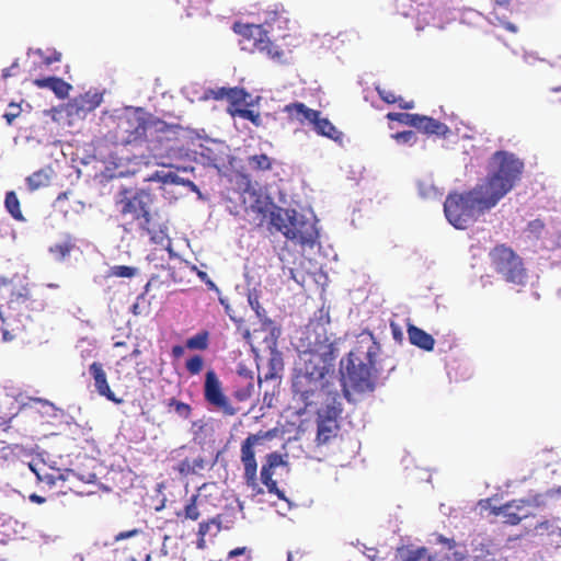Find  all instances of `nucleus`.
<instances>
[{"label":"nucleus","instance_id":"obj_1","mask_svg":"<svg viewBox=\"0 0 561 561\" xmlns=\"http://www.w3.org/2000/svg\"><path fill=\"white\" fill-rule=\"evenodd\" d=\"M267 436L268 433L249 434L241 443L240 461L243 467L242 478L244 484L251 490L253 496L264 494V489L260 484L261 481L270 494H274L278 499L284 500V491L278 488L277 481L274 480L273 477L278 467L287 466L286 455L278 451L266 454L262 461L260 479L257 477L259 465L256 461L255 448Z\"/></svg>","mask_w":561,"mask_h":561},{"label":"nucleus","instance_id":"obj_2","mask_svg":"<svg viewBox=\"0 0 561 561\" xmlns=\"http://www.w3.org/2000/svg\"><path fill=\"white\" fill-rule=\"evenodd\" d=\"M152 204L153 195L145 188L122 187L115 195V206L125 224L135 226L157 243L165 237L167 227Z\"/></svg>","mask_w":561,"mask_h":561},{"label":"nucleus","instance_id":"obj_3","mask_svg":"<svg viewBox=\"0 0 561 561\" xmlns=\"http://www.w3.org/2000/svg\"><path fill=\"white\" fill-rule=\"evenodd\" d=\"M380 345L371 337L366 343L362 340L345 358L340 362L343 392L350 398V388L356 392L375 389L378 377V356Z\"/></svg>","mask_w":561,"mask_h":561},{"label":"nucleus","instance_id":"obj_4","mask_svg":"<svg viewBox=\"0 0 561 561\" xmlns=\"http://www.w3.org/2000/svg\"><path fill=\"white\" fill-rule=\"evenodd\" d=\"M524 169L523 160L516 154L495 151L489 159L486 176L478 185L495 207L519 183Z\"/></svg>","mask_w":561,"mask_h":561},{"label":"nucleus","instance_id":"obj_5","mask_svg":"<svg viewBox=\"0 0 561 561\" xmlns=\"http://www.w3.org/2000/svg\"><path fill=\"white\" fill-rule=\"evenodd\" d=\"M489 202L477 184L463 193H449L444 203V213L450 225L457 229H466L480 216L494 208Z\"/></svg>","mask_w":561,"mask_h":561},{"label":"nucleus","instance_id":"obj_6","mask_svg":"<svg viewBox=\"0 0 561 561\" xmlns=\"http://www.w3.org/2000/svg\"><path fill=\"white\" fill-rule=\"evenodd\" d=\"M271 224L287 239L302 247H313L318 239L314 224L295 209L278 208L272 213Z\"/></svg>","mask_w":561,"mask_h":561},{"label":"nucleus","instance_id":"obj_7","mask_svg":"<svg viewBox=\"0 0 561 561\" xmlns=\"http://www.w3.org/2000/svg\"><path fill=\"white\" fill-rule=\"evenodd\" d=\"M322 333H317L313 342H310L309 350L302 354V367L298 370L324 378L334 367L336 358V347L330 337L325 334V329L321 325Z\"/></svg>","mask_w":561,"mask_h":561},{"label":"nucleus","instance_id":"obj_8","mask_svg":"<svg viewBox=\"0 0 561 561\" xmlns=\"http://www.w3.org/2000/svg\"><path fill=\"white\" fill-rule=\"evenodd\" d=\"M491 266L506 283L524 286L527 283V270L523 259L510 247L497 244L490 251Z\"/></svg>","mask_w":561,"mask_h":561},{"label":"nucleus","instance_id":"obj_9","mask_svg":"<svg viewBox=\"0 0 561 561\" xmlns=\"http://www.w3.org/2000/svg\"><path fill=\"white\" fill-rule=\"evenodd\" d=\"M234 33L242 37L243 49L257 50L266 54L273 60L283 61L285 53L267 37V31L260 24L236 22L232 26Z\"/></svg>","mask_w":561,"mask_h":561},{"label":"nucleus","instance_id":"obj_10","mask_svg":"<svg viewBox=\"0 0 561 561\" xmlns=\"http://www.w3.org/2000/svg\"><path fill=\"white\" fill-rule=\"evenodd\" d=\"M102 101V93L88 91L53 111L57 114L64 113L69 118V124H72L73 121L84 119L89 113L101 105Z\"/></svg>","mask_w":561,"mask_h":561},{"label":"nucleus","instance_id":"obj_11","mask_svg":"<svg viewBox=\"0 0 561 561\" xmlns=\"http://www.w3.org/2000/svg\"><path fill=\"white\" fill-rule=\"evenodd\" d=\"M204 397L209 404L220 410L225 415L232 416L238 413V409L230 403L222 392L221 382L213 369H209L205 376Z\"/></svg>","mask_w":561,"mask_h":561},{"label":"nucleus","instance_id":"obj_12","mask_svg":"<svg viewBox=\"0 0 561 561\" xmlns=\"http://www.w3.org/2000/svg\"><path fill=\"white\" fill-rule=\"evenodd\" d=\"M323 378L309 376L297 370L293 379V391L304 402L305 407L313 403L312 398L317 391L324 389Z\"/></svg>","mask_w":561,"mask_h":561},{"label":"nucleus","instance_id":"obj_13","mask_svg":"<svg viewBox=\"0 0 561 561\" xmlns=\"http://www.w3.org/2000/svg\"><path fill=\"white\" fill-rule=\"evenodd\" d=\"M147 130V122L137 112L126 113L117 119V133L122 134L123 141L130 144L140 139Z\"/></svg>","mask_w":561,"mask_h":561},{"label":"nucleus","instance_id":"obj_14","mask_svg":"<svg viewBox=\"0 0 561 561\" xmlns=\"http://www.w3.org/2000/svg\"><path fill=\"white\" fill-rule=\"evenodd\" d=\"M529 505L530 503L527 500H512L501 506H492L490 512L494 516L502 517L504 524L515 526L530 516L527 511Z\"/></svg>","mask_w":561,"mask_h":561},{"label":"nucleus","instance_id":"obj_15","mask_svg":"<svg viewBox=\"0 0 561 561\" xmlns=\"http://www.w3.org/2000/svg\"><path fill=\"white\" fill-rule=\"evenodd\" d=\"M89 373L92 376L94 380V387L96 392L101 396L106 398L108 401L114 402L116 404L123 403V399L117 398L115 393L112 391L108 382H107V376L103 368V365L99 362H93L89 366Z\"/></svg>","mask_w":561,"mask_h":561},{"label":"nucleus","instance_id":"obj_16","mask_svg":"<svg viewBox=\"0 0 561 561\" xmlns=\"http://www.w3.org/2000/svg\"><path fill=\"white\" fill-rule=\"evenodd\" d=\"M214 100H227L229 105L227 107V113L230 115V111L236 107H241L243 103H245L247 99L250 94L242 88H217L210 91Z\"/></svg>","mask_w":561,"mask_h":561},{"label":"nucleus","instance_id":"obj_17","mask_svg":"<svg viewBox=\"0 0 561 561\" xmlns=\"http://www.w3.org/2000/svg\"><path fill=\"white\" fill-rule=\"evenodd\" d=\"M33 84L39 89H49L58 99L68 98L72 89L70 83L58 77L38 78L33 81Z\"/></svg>","mask_w":561,"mask_h":561},{"label":"nucleus","instance_id":"obj_18","mask_svg":"<svg viewBox=\"0 0 561 561\" xmlns=\"http://www.w3.org/2000/svg\"><path fill=\"white\" fill-rule=\"evenodd\" d=\"M414 128L426 134V135H436L439 137H445L449 131V128L446 124L426 116V115H417V118L414 123Z\"/></svg>","mask_w":561,"mask_h":561},{"label":"nucleus","instance_id":"obj_19","mask_svg":"<svg viewBox=\"0 0 561 561\" xmlns=\"http://www.w3.org/2000/svg\"><path fill=\"white\" fill-rule=\"evenodd\" d=\"M284 112H286L291 119H296L301 124L305 122L313 124L318 116L321 115L319 111L309 108L300 102L287 104Z\"/></svg>","mask_w":561,"mask_h":561},{"label":"nucleus","instance_id":"obj_20","mask_svg":"<svg viewBox=\"0 0 561 561\" xmlns=\"http://www.w3.org/2000/svg\"><path fill=\"white\" fill-rule=\"evenodd\" d=\"M284 112H286L291 119H296L301 124L305 122L313 124L318 116L321 115L319 111L309 108L300 102L287 104Z\"/></svg>","mask_w":561,"mask_h":561},{"label":"nucleus","instance_id":"obj_21","mask_svg":"<svg viewBox=\"0 0 561 561\" xmlns=\"http://www.w3.org/2000/svg\"><path fill=\"white\" fill-rule=\"evenodd\" d=\"M407 331L412 345L426 352L434 350L435 340L431 334L413 324H409Z\"/></svg>","mask_w":561,"mask_h":561},{"label":"nucleus","instance_id":"obj_22","mask_svg":"<svg viewBox=\"0 0 561 561\" xmlns=\"http://www.w3.org/2000/svg\"><path fill=\"white\" fill-rule=\"evenodd\" d=\"M340 430L339 423L335 420L318 419L317 421V437L318 445H325L336 437Z\"/></svg>","mask_w":561,"mask_h":561},{"label":"nucleus","instance_id":"obj_23","mask_svg":"<svg viewBox=\"0 0 561 561\" xmlns=\"http://www.w3.org/2000/svg\"><path fill=\"white\" fill-rule=\"evenodd\" d=\"M283 369H284V363H283L282 354L276 350H272L271 357L267 363V371L264 373L263 377L259 376V379H257L259 385H261L262 381L275 380V379L279 378Z\"/></svg>","mask_w":561,"mask_h":561},{"label":"nucleus","instance_id":"obj_24","mask_svg":"<svg viewBox=\"0 0 561 561\" xmlns=\"http://www.w3.org/2000/svg\"><path fill=\"white\" fill-rule=\"evenodd\" d=\"M207 463L203 456L185 458L174 468L182 477L197 474L206 468Z\"/></svg>","mask_w":561,"mask_h":561},{"label":"nucleus","instance_id":"obj_25","mask_svg":"<svg viewBox=\"0 0 561 561\" xmlns=\"http://www.w3.org/2000/svg\"><path fill=\"white\" fill-rule=\"evenodd\" d=\"M534 537L539 538L541 541L543 538H550L553 536L561 535V527L559 526V519H546L538 523L531 530Z\"/></svg>","mask_w":561,"mask_h":561},{"label":"nucleus","instance_id":"obj_26","mask_svg":"<svg viewBox=\"0 0 561 561\" xmlns=\"http://www.w3.org/2000/svg\"><path fill=\"white\" fill-rule=\"evenodd\" d=\"M33 302L34 300L32 299L28 287L23 285L11 291L8 300V307L11 310H18L21 306L28 308Z\"/></svg>","mask_w":561,"mask_h":561},{"label":"nucleus","instance_id":"obj_27","mask_svg":"<svg viewBox=\"0 0 561 561\" xmlns=\"http://www.w3.org/2000/svg\"><path fill=\"white\" fill-rule=\"evenodd\" d=\"M240 377L243 378V380H241L236 390L233 391V397L240 401V402H244V401H248L252 394L254 393V390H255V383H254V379H253V376L251 374H248V373H242L240 371Z\"/></svg>","mask_w":561,"mask_h":561},{"label":"nucleus","instance_id":"obj_28","mask_svg":"<svg viewBox=\"0 0 561 561\" xmlns=\"http://www.w3.org/2000/svg\"><path fill=\"white\" fill-rule=\"evenodd\" d=\"M287 23L288 16L283 5H274L273 9H267L265 11L264 24L268 25L270 27L273 28L274 25H276L277 28L280 30L286 27Z\"/></svg>","mask_w":561,"mask_h":561},{"label":"nucleus","instance_id":"obj_29","mask_svg":"<svg viewBox=\"0 0 561 561\" xmlns=\"http://www.w3.org/2000/svg\"><path fill=\"white\" fill-rule=\"evenodd\" d=\"M312 125L317 134L321 136L333 140H339L342 137V133L328 118L321 117V115L318 116Z\"/></svg>","mask_w":561,"mask_h":561},{"label":"nucleus","instance_id":"obj_30","mask_svg":"<svg viewBox=\"0 0 561 561\" xmlns=\"http://www.w3.org/2000/svg\"><path fill=\"white\" fill-rule=\"evenodd\" d=\"M199 495L193 494L185 503L182 511L176 512V517L181 520L196 522L201 517V512L197 505Z\"/></svg>","mask_w":561,"mask_h":561},{"label":"nucleus","instance_id":"obj_31","mask_svg":"<svg viewBox=\"0 0 561 561\" xmlns=\"http://www.w3.org/2000/svg\"><path fill=\"white\" fill-rule=\"evenodd\" d=\"M340 396L337 392L332 397L331 402L327 403L323 409H321L318 413V419H330L335 420L340 417L343 409L342 403L339 400Z\"/></svg>","mask_w":561,"mask_h":561},{"label":"nucleus","instance_id":"obj_32","mask_svg":"<svg viewBox=\"0 0 561 561\" xmlns=\"http://www.w3.org/2000/svg\"><path fill=\"white\" fill-rule=\"evenodd\" d=\"M4 206L7 211L18 221H24L25 217L21 210L20 201L14 191L7 192Z\"/></svg>","mask_w":561,"mask_h":561},{"label":"nucleus","instance_id":"obj_33","mask_svg":"<svg viewBox=\"0 0 561 561\" xmlns=\"http://www.w3.org/2000/svg\"><path fill=\"white\" fill-rule=\"evenodd\" d=\"M209 332L207 330H203L188 337L185 342V346L192 351H205L209 346Z\"/></svg>","mask_w":561,"mask_h":561},{"label":"nucleus","instance_id":"obj_34","mask_svg":"<svg viewBox=\"0 0 561 561\" xmlns=\"http://www.w3.org/2000/svg\"><path fill=\"white\" fill-rule=\"evenodd\" d=\"M248 164L252 171H270L273 168V160L265 153L253 154L248 158Z\"/></svg>","mask_w":561,"mask_h":561},{"label":"nucleus","instance_id":"obj_35","mask_svg":"<svg viewBox=\"0 0 561 561\" xmlns=\"http://www.w3.org/2000/svg\"><path fill=\"white\" fill-rule=\"evenodd\" d=\"M230 116L232 118L240 117V118L250 121L256 127L263 126V121H262L261 114L253 110L236 107L230 111Z\"/></svg>","mask_w":561,"mask_h":561},{"label":"nucleus","instance_id":"obj_36","mask_svg":"<svg viewBox=\"0 0 561 561\" xmlns=\"http://www.w3.org/2000/svg\"><path fill=\"white\" fill-rule=\"evenodd\" d=\"M75 243L70 238H68L64 242L56 243L49 248V252L57 259L64 260L66 259L70 252L73 250Z\"/></svg>","mask_w":561,"mask_h":561},{"label":"nucleus","instance_id":"obj_37","mask_svg":"<svg viewBox=\"0 0 561 561\" xmlns=\"http://www.w3.org/2000/svg\"><path fill=\"white\" fill-rule=\"evenodd\" d=\"M165 405L169 409H173L174 412L182 419L187 420L192 414V408L190 404L182 402L175 398H170Z\"/></svg>","mask_w":561,"mask_h":561},{"label":"nucleus","instance_id":"obj_38","mask_svg":"<svg viewBox=\"0 0 561 561\" xmlns=\"http://www.w3.org/2000/svg\"><path fill=\"white\" fill-rule=\"evenodd\" d=\"M49 182V176L44 171H37L31 174L26 179V183L31 191H35L39 187L46 186Z\"/></svg>","mask_w":561,"mask_h":561},{"label":"nucleus","instance_id":"obj_39","mask_svg":"<svg viewBox=\"0 0 561 561\" xmlns=\"http://www.w3.org/2000/svg\"><path fill=\"white\" fill-rule=\"evenodd\" d=\"M248 301H249L251 308L255 311L257 318L263 323H271V320L266 316L265 309L260 304L259 295L256 293H250L248 296Z\"/></svg>","mask_w":561,"mask_h":561},{"label":"nucleus","instance_id":"obj_40","mask_svg":"<svg viewBox=\"0 0 561 561\" xmlns=\"http://www.w3.org/2000/svg\"><path fill=\"white\" fill-rule=\"evenodd\" d=\"M136 273L137 268L127 265H114L108 271L110 276L119 278H131Z\"/></svg>","mask_w":561,"mask_h":561},{"label":"nucleus","instance_id":"obj_41","mask_svg":"<svg viewBox=\"0 0 561 561\" xmlns=\"http://www.w3.org/2000/svg\"><path fill=\"white\" fill-rule=\"evenodd\" d=\"M417 115L419 114L390 112L387 114V118L389 121L398 122L402 125L414 127V123L415 119L417 118Z\"/></svg>","mask_w":561,"mask_h":561},{"label":"nucleus","instance_id":"obj_42","mask_svg":"<svg viewBox=\"0 0 561 561\" xmlns=\"http://www.w3.org/2000/svg\"><path fill=\"white\" fill-rule=\"evenodd\" d=\"M148 180L149 181H159L163 185H167V184H180V183L184 184L185 183L184 180H181L176 174L171 173V172L167 173V174H161L160 172H156Z\"/></svg>","mask_w":561,"mask_h":561},{"label":"nucleus","instance_id":"obj_43","mask_svg":"<svg viewBox=\"0 0 561 561\" xmlns=\"http://www.w3.org/2000/svg\"><path fill=\"white\" fill-rule=\"evenodd\" d=\"M204 367V358L201 355H194L185 363V368L191 375H198Z\"/></svg>","mask_w":561,"mask_h":561},{"label":"nucleus","instance_id":"obj_44","mask_svg":"<svg viewBox=\"0 0 561 561\" xmlns=\"http://www.w3.org/2000/svg\"><path fill=\"white\" fill-rule=\"evenodd\" d=\"M379 98L386 102L387 104H394L399 101H402L401 96H397L393 91L385 89V88H376Z\"/></svg>","mask_w":561,"mask_h":561},{"label":"nucleus","instance_id":"obj_45","mask_svg":"<svg viewBox=\"0 0 561 561\" xmlns=\"http://www.w3.org/2000/svg\"><path fill=\"white\" fill-rule=\"evenodd\" d=\"M214 524L219 525V522H217L216 518H210L208 520H203L198 524L197 535H198L199 547L202 546V542H204L205 536L209 533L210 527Z\"/></svg>","mask_w":561,"mask_h":561},{"label":"nucleus","instance_id":"obj_46","mask_svg":"<svg viewBox=\"0 0 561 561\" xmlns=\"http://www.w3.org/2000/svg\"><path fill=\"white\" fill-rule=\"evenodd\" d=\"M426 557H427V548L420 547L415 550L408 551V554L403 559V561H425Z\"/></svg>","mask_w":561,"mask_h":561},{"label":"nucleus","instance_id":"obj_47","mask_svg":"<svg viewBox=\"0 0 561 561\" xmlns=\"http://www.w3.org/2000/svg\"><path fill=\"white\" fill-rule=\"evenodd\" d=\"M393 138L400 144H414L416 141V135L412 130L397 133Z\"/></svg>","mask_w":561,"mask_h":561},{"label":"nucleus","instance_id":"obj_48","mask_svg":"<svg viewBox=\"0 0 561 561\" xmlns=\"http://www.w3.org/2000/svg\"><path fill=\"white\" fill-rule=\"evenodd\" d=\"M543 230L545 222L541 219L531 220L527 225V231H529L536 238H539Z\"/></svg>","mask_w":561,"mask_h":561},{"label":"nucleus","instance_id":"obj_49","mask_svg":"<svg viewBox=\"0 0 561 561\" xmlns=\"http://www.w3.org/2000/svg\"><path fill=\"white\" fill-rule=\"evenodd\" d=\"M9 108L10 111L3 114V118L7 121L8 125H11L13 121L20 116L21 106L16 103H10Z\"/></svg>","mask_w":561,"mask_h":561},{"label":"nucleus","instance_id":"obj_50","mask_svg":"<svg viewBox=\"0 0 561 561\" xmlns=\"http://www.w3.org/2000/svg\"><path fill=\"white\" fill-rule=\"evenodd\" d=\"M30 468L36 474L38 481L44 482L47 485H54L55 484L56 477L54 474L48 473V472L42 473L39 470H37L33 466H30Z\"/></svg>","mask_w":561,"mask_h":561},{"label":"nucleus","instance_id":"obj_51","mask_svg":"<svg viewBox=\"0 0 561 561\" xmlns=\"http://www.w3.org/2000/svg\"><path fill=\"white\" fill-rule=\"evenodd\" d=\"M141 533L140 529H130V530H126V531H121L118 533L115 537H114V541L117 542V541H121V540H124V539H128V538H131V537H135L137 535H139Z\"/></svg>","mask_w":561,"mask_h":561},{"label":"nucleus","instance_id":"obj_52","mask_svg":"<svg viewBox=\"0 0 561 561\" xmlns=\"http://www.w3.org/2000/svg\"><path fill=\"white\" fill-rule=\"evenodd\" d=\"M61 58V54L58 53V51H55L51 56H48L45 58V64L46 65H51L54 62H57L59 61Z\"/></svg>","mask_w":561,"mask_h":561},{"label":"nucleus","instance_id":"obj_53","mask_svg":"<svg viewBox=\"0 0 561 561\" xmlns=\"http://www.w3.org/2000/svg\"><path fill=\"white\" fill-rule=\"evenodd\" d=\"M18 66H19L18 61H14V62L11 65V67L4 68V69L2 70V77H3L4 79H7V78H9V77L13 76L12 70H13L14 68H16Z\"/></svg>","mask_w":561,"mask_h":561},{"label":"nucleus","instance_id":"obj_54","mask_svg":"<svg viewBox=\"0 0 561 561\" xmlns=\"http://www.w3.org/2000/svg\"><path fill=\"white\" fill-rule=\"evenodd\" d=\"M184 354V347L181 345H174L172 347V356L174 358H180Z\"/></svg>","mask_w":561,"mask_h":561},{"label":"nucleus","instance_id":"obj_55","mask_svg":"<svg viewBox=\"0 0 561 561\" xmlns=\"http://www.w3.org/2000/svg\"><path fill=\"white\" fill-rule=\"evenodd\" d=\"M399 104V107L402 108V110H411L414 107V102L413 101H404L402 99V101H399L397 102Z\"/></svg>","mask_w":561,"mask_h":561},{"label":"nucleus","instance_id":"obj_56","mask_svg":"<svg viewBox=\"0 0 561 561\" xmlns=\"http://www.w3.org/2000/svg\"><path fill=\"white\" fill-rule=\"evenodd\" d=\"M30 501L36 504H43L46 501V499L36 493H32L30 495Z\"/></svg>","mask_w":561,"mask_h":561},{"label":"nucleus","instance_id":"obj_57","mask_svg":"<svg viewBox=\"0 0 561 561\" xmlns=\"http://www.w3.org/2000/svg\"><path fill=\"white\" fill-rule=\"evenodd\" d=\"M245 552V548L244 547H241V548H236L233 550H231L229 552V558H233V557H237V556H241Z\"/></svg>","mask_w":561,"mask_h":561},{"label":"nucleus","instance_id":"obj_58","mask_svg":"<svg viewBox=\"0 0 561 561\" xmlns=\"http://www.w3.org/2000/svg\"><path fill=\"white\" fill-rule=\"evenodd\" d=\"M391 328H392L394 339H400L401 332L399 331L398 327H396L394 324H391Z\"/></svg>","mask_w":561,"mask_h":561},{"label":"nucleus","instance_id":"obj_59","mask_svg":"<svg viewBox=\"0 0 561 561\" xmlns=\"http://www.w3.org/2000/svg\"><path fill=\"white\" fill-rule=\"evenodd\" d=\"M504 27H505L506 30H508V31L513 32V33L517 32V27H516L514 24L510 23V22H508V23H506V24L504 25Z\"/></svg>","mask_w":561,"mask_h":561},{"label":"nucleus","instance_id":"obj_60","mask_svg":"<svg viewBox=\"0 0 561 561\" xmlns=\"http://www.w3.org/2000/svg\"><path fill=\"white\" fill-rule=\"evenodd\" d=\"M8 283H9V280L7 278L0 276V288L3 286H7Z\"/></svg>","mask_w":561,"mask_h":561},{"label":"nucleus","instance_id":"obj_61","mask_svg":"<svg viewBox=\"0 0 561 561\" xmlns=\"http://www.w3.org/2000/svg\"><path fill=\"white\" fill-rule=\"evenodd\" d=\"M64 197H66V193H61V194H59L57 199H61V198H64Z\"/></svg>","mask_w":561,"mask_h":561},{"label":"nucleus","instance_id":"obj_62","mask_svg":"<svg viewBox=\"0 0 561 561\" xmlns=\"http://www.w3.org/2000/svg\"><path fill=\"white\" fill-rule=\"evenodd\" d=\"M199 276L203 278V277L207 276V274L205 272H201Z\"/></svg>","mask_w":561,"mask_h":561},{"label":"nucleus","instance_id":"obj_63","mask_svg":"<svg viewBox=\"0 0 561 561\" xmlns=\"http://www.w3.org/2000/svg\"><path fill=\"white\" fill-rule=\"evenodd\" d=\"M139 353H140L139 350L136 348V350H134L133 355H138Z\"/></svg>","mask_w":561,"mask_h":561},{"label":"nucleus","instance_id":"obj_64","mask_svg":"<svg viewBox=\"0 0 561 561\" xmlns=\"http://www.w3.org/2000/svg\"><path fill=\"white\" fill-rule=\"evenodd\" d=\"M557 492L561 495V486L557 490Z\"/></svg>","mask_w":561,"mask_h":561}]
</instances>
